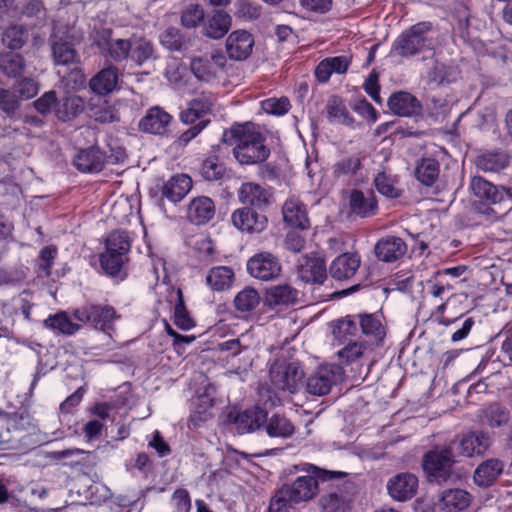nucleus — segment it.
I'll list each match as a JSON object with an SVG mask.
<instances>
[{
  "label": "nucleus",
  "instance_id": "46",
  "mask_svg": "<svg viewBox=\"0 0 512 512\" xmlns=\"http://www.w3.org/2000/svg\"><path fill=\"white\" fill-rule=\"evenodd\" d=\"M261 301L259 292L250 286L244 287L234 298V306L239 312H250L254 310Z\"/></svg>",
  "mask_w": 512,
  "mask_h": 512
},
{
  "label": "nucleus",
  "instance_id": "23",
  "mask_svg": "<svg viewBox=\"0 0 512 512\" xmlns=\"http://www.w3.org/2000/svg\"><path fill=\"white\" fill-rule=\"evenodd\" d=\"M233 225L249 233H259L266 227L267 219L249 207L237 209L231 216Z\"/></svg>",
  "mask_w": 512,
  "mask_h": 512
},
{
  "label": "nucleus",
  "instance_id": "61",
  "mask_svg": "<svg viewBox=\"0 0 512 512\" xmlns=\"http://www.w3.org/2000/svg\"><path fill=\"white\" fill-rule=\"evenodd\" d=\"M353 109L368 121L375 122L377 120V112L366 98H356L353 103Z\"/></svg>",
  "mask_w": 512,
  "mask_h": 512
},
{
  "label": "nucleus",
  "instance_id": "42",
  "mask_svg": "<svg viewBox=\"0 0 512 512\" xmlns=\"http://www.w3.org/2000/svg\"><path fill=\"white\" fill-rule=\"evenodd\" d=\"M83 106V98H58L54 114L61 121H69L83 110Z\"/></svg>",
  "mask_w": 512,
  "mask_h": 512
},
{
  "label": "nucleus",
  "instance_id": "51",
  "mask_svg": "<svg viewBox=\"0 0 512 512\" xmlns=\"http://www.w3.org/2000/svg\"><path fill=\"white\" fill-rule=\"evenodd\" d=\"M0 69L8 77L20 76L24 69L22 56L14 52L0 54Z\"/></svg>",
  "mask_w": 512,
  "mask_h": 512
},
{
  "label": "nucleus",
  "instance_id": "36",
  "mask_svg": "<svg viewBox=\"0 0 512 512\" xmlns=\"http://www.w3.org/2000/svg\"><path fill=\"white\" fill-rule=\"evenodd\" d=\"M234 272L228 266H216L211 268L205 278L206 285L214 292H223L232 286Z\"/></svg>",
  "mask_w": 512,
  "mask_h": 512
},
{
  "label": "nucleus",
  "instance_id": "15",
  "mask_svg": "<svg viewBox=\"0 0 512 512\" xmlns=\"http://www.w3.org/2000/svg\"><path fill=\"white\" fill-rule=\"evenodd\" d=\"M226 58L221 52H213L200 58H194L191 62V70L199 80L210 81L222 70Z\"/></svg>",
  "mask_w": 512,
  "mask_h": 512
},
{
  "label": "nucleus",
  "instance_id": "43",
  "mask_svg": "<svg viewBox=\"0 0 512 512\" xmlns=\"http://www.w3.org/2000/svg\"><path fill=\"white\" fill-rule=\"evenodd\" d=\"M130 44L131 48L128 61L141 65L153 58L154 49L148 40L144 38H132L130 39Z\"/></svg>",
  "mask_w": 512,
  "mask_h": 512
},
{
  "label": "nucleus",
  "instance_id": "45",
  "mask_svg": "<svg viewBox=\"0 0 512 512\" xmlns=\"http://www.w3.org/2000/svg\"><path fill=\"white\" fill-rule=\"evenodd\" d=\"M389 109L398 116L409 117L421 110L418 98H387Z\"/></svg>",
  "mask_w": 512,
  "mask_h": 512
},
{
  "label": "nucleus",
  "instance_id": "9",
  "mask_svg": "<svg viewBox=\"0 0 512 512\" xmlns=\"http://www.w3.org/2000/svg\"><path fill=\"white\" fill-rule=\"evenodd\" d=\"M247 271L253 278L269 281L280 274L281 264L273 254L261 252L248 260Z\"/></svg>",
  "mask_w": 512,
  "mask_h": 512
},
{
  "label": "nucleus",
  "instance_id": "49",
  "mask_svg": "<svg viewBox=\"0 0 512 512\" xmlns=\"http://www.w3.org/2000/svg\"><path fill=\"white\" fill-rule=\"evenodd\" d=\"M266 421L265 430L270 437L287 438L294 432L293 424L284 416L273 415Z\"/></svg>",
  "mask_w": 512,
  "mask_h": 512
},
{
  "label": "nucleus",
  "instance_id": "16",
  "mask_svg": "<svg viewBox=\"0 0 512 512\" xmlns=\"http://www.w3.org/2000/svg\"><path fill=\"white\" fill-rule=\"evenodd\" d=\"M348 204L350 212L361 218L371 217L378 210V202L372 190H351L348 195Z\"/></svg>",
  "mask_w": 512,
  "mask_h": 512
},
{
  "label": "nucleus",
  "instance_id": "33",
  "mask_svg": "<svg viewBox=\"0 0 512 512\" xmlns=\"http://www.w3.org/2000/svg\"><path fill=\"white\" fill-rule=\"evenodd\" d=\"M191 188L192 179L187 174H176L163 185L162 195L172 203H178Z\"/></svg>",
  "mask_w": 512,
  "mask_h": 512
},
{
  "label": "nucleus",
  "instance_id": "4",
  "mask_svg": "<svg viewBox=\"0 0 512 512\" xmlns=\"http://www.w3.org/2000/svg\"><path fill=\"white\" fill-rule=\"evenodd\" d=\"M431 24L427 22L417 23L404 31L394 42L393 51L400 56H412L432 46L429 37Z\"/></svg>",
  "mask_w": 512,
  "mask_h": 512
},
{
  "label": "nucleus",
  "instance_id": "24",
  "mask_svg": "<svg viewBox=\"0 0 512 512\" xmlns=\"http://www.w3.org/2000/svg\"><path fill=\"white\" fill-rule=\"evenodd\" d=\"M216 213L214 201L207 196L193 198L187 208V218L195 225H204L211 221Z\"/></svg>",
  "mask_w": 512,
  "mask_h": 512
},
{
  "label": "nucleus",
  "instance_id": "60",
  "mask_svg": "<svg viewBox=\"0 0 512 512\" xmlns=\"http://www.w3.org/2000/svg\"><path fill=\"white\" fill-rule=\"evenodd\" d=\"M57 255V249L54 246H45L41 249L39 254V267L43 271L45 276H49L54 259Z\"/></svg>",
  "mask_w": 512,
  "mask_h": 512
},
{
  "label": "nucleus",
  "instance_id": "27",
  "mask_svg": "<svg viewBox=\"0 0 512 512\" xmlns=\"http://www.w3.org/2000/svg\"><path fill=\"white\" fill-rule=\"evenodd\" d=\"M406 251V243L396 236L383 237L375 245V255L383 262L397 261L405 255Z\"/></svg>",
  "mask_w": 512,
  "mask_h": 512
},
{
  "label": "nucleus",
  "instance_id": "53",
  "mask_svg": "<svg viewBox=\"0 0 512 512\" xmlns=\"http://www.w3.org/2000/svg\"><path fill=\"white\" fill-rule=\"evenodd\" d=\"M204 19V9L197 3H188L181 11L180 21L185 28H196L203 24Z\"/></svg>",
  "mask_w": 512,
  "mask_h": 512
},
{
  "label": "nucleus",
  "instance_id": "12",
  "mask_svg": "<svg viewBox=\"0 0 512 512\" xmlns=\"http://www.w3.org/2000/svg\"><path fill=\"white\" fill-rule=\"evenodd\" d=\"M453 464L452 452L447 447H437L425 454L423 468L435 478L446 479Z\"/></svg>",
  "mask_w": 512,
  "mask_h": 512
},
{
  "label": "nucleus",
  "instance_id": "10",
  "mask_svg": "<svg viewBox=\"0 0 512 512\" xmlns=\"http://www.w3.org/2000/svg\"><path fill=\"white\" fill-rule=\"evenodd\" d=\"M298 276L306 283L323 284L327 278L325 260L318 253H310L298 260Z\"/></svg>",
  "mask_w": 512,
  "mask_h": 512
},
{
  "label": "nucleus",
  "instance_id": "6",
  "mask_svg": "<svg viewBox=\"0 0 512 512\" xmlns=\"http://www.w3.org/2000/svg\"><path fill=\"white\" fill-rule=\"evenodd\" d=\"M344 375V370L340 365L322 364L308 376L306 391L315 396L326 395L334 385L343 381Z\"/></svg>",
  "mask_w": 512,
  "mask_h": 512
},
{
  "label": "nucleus",
  "instance_id": "48",
  "mask_svg": "<svg viewBox=\"0 0 512 512\" xmlns=\"http://www.w3.org/2000/svg\"><path fill=\"white\" fill-rule=\"evenodd\" d=\"M44 324L47 328L62 334L72 335L79 330L80 325L74 323L67 313L59 312L53 316H49Z\"/></svg>",
  "mask_w": 512,
  "mask_h": 512
},
{
  "label": "nucleus",
  "instance_id": "32",
  "mask_svg": "<svg viewBox=\"0 0 512 512\" xmlns=\"http://www.w3.org/2000/svg\"><path fill=\"white\" fill-rule=\"evenodd\" d=\"M266 420L267 412L255 407L239 413L234 419V425L239 434H245L260 428Z\"/></svg>",
  "mask_w": 512,
  "mask_h": 512
},
{
  "label": "nucleus",
  "instance_id": "17",
  "mask_svg": "<svg viewBox=\"0 0 512 512\" xmlns=\"http://www.w3.org/2000/svg\"><path fill=\"white\" fill-rule=\"evenodd\" d=\"M254 46L253 36L246 30H235L231 32L225 43L228 56L237 61L249 57Z\"/></svg>",
  "mask_w": 512,
  "mask_h": 512
},
{
  "label": "nucleus",
  "instance_id": "7",
  "mask_svg": "<svg viewBox=\"0 0 512 512\" xmlns=\"http://www.w3.org/2000/svg\"><path fill=\"white\" fill-rule=\"evenodd\" d=\"M318 489V481L311 475L297 477L291 484H285L273 498H281L288 507L289 502L299 503L312 499Z\"/></svg>",
  "mask_w": 512,
  "mask_h": 512
},
{
  "label": "nucleus",
  "instance_id": "29",
  "mask_svg": "<svg viewBox=\"0 0 512 512\" xmlns=\"http://www.w3.org/2000/svg\"><path fill=\"white\" fill-rule=\"evenodd\" d=\"M238 197L241 203L262 209L268 205L270 193L260 184L247 182L239 188Z\"/></svg>",
  "mask_w": 512,
  "mask_h": 512
},
{
  "label": "nucleus",
  "instance_id": "11",
  "mask_svg": "<svg viewBox=\"0 0 512 512\" xmlns=\"http://www.w3.org/2000/svg\"><path fill=\"white\" fill-rule=\"evenodd\" d=\"M299 299V291L289 284L273 285L266 289L263 302L271 310L281 311L295 305Z\"/></svg>",
  "mask_w": 512,
  "mask_h": 512
},
{
  "label": "nucleus",
  "instance_id": "5",
  "mask_svg": "<svg viewBox=\"0 0 512 512\" xmlns=\"http://www.w3.org/2000/svg\"><path fill=\"white\" fill-rule=\"evenodd\" d=\"M274 388L296 393L303 386L304 371L298 362L275 361L269 371Z\"/></svg>",
  "mask_w": 512,
  "mask_h": 512
},
{
  "label": "nucleus",
  "instance_id": "22",
  "mask_svg": "<svg viewBox=\"0 0 512 512\" xmlns=\"http://www.w3.org/2000/svg\"><path fill=\"white\" fill-rule=\"evenodd\" d=\"M360 264L361 258L357 253H342L332 261L329 267V272L336 280H347L356 274Z\"/></svg>",
  "mask_w": 512,
  "mask_h": 512
},
{
  "label": "nucleus",
  "instance_id": "59",
  "mask_svg": "<svg viewBox=\"0 0 512 512\" xmlns=\"http://www.w3.org/2000/svg\"><path fill=\"white\" fill-rule=\"evenodd\" d=\"M186 73V67L178 59L172 58L168 61L165 76L171 84L180 86L181 80Z\"/></svg>",
  "mask_w": 512,
  "mask_h": 512
},
{
  "label": "nucleus",
  "instance_id": "41",
  "mask_svg": "<svg viewBox=\"0 0 512 512\" xmlns=\"http://www.w3.org/2000/svg\"><path fill=\"white\" fill-rule=\"evenodd\" d=\"M476 166L484 172H498L508 165V155L505 152H486L476 159Z\"/></svg>",
  "mask_w": 512,
  "mask_h": 512
},
{
  "label": "nucleus",
  "instance_id": "21",
  "mask_svg": "<svg viewBox=\"0 0 512 512\" xmlns=\"http://www.w3.org/2000/svg\"><path fill=\"white\" fill-rule=\"evenodd\" d=\"M283 219L286 224L301 230L310 227L306 206L296 196H290L282 208Z\"/></svg>",
  "mask_w": 512,
  "mask_h": 512
},
{
  "label": "nucleus",
  "instance_id": "8",
  "mask_svg": "<svg viewBox=\"0 0 512 512\" xmlns=\"http://www.w3.org/2000/svg\"><path fill=\"white\" fill-rule=\"evenodd\" d=\"M74 318L81 323H89L96 329H100L110 335L116 313L110 306L90 305L75 310Z\"/></svg>",
  "mask_w": 512,
  "mask_h": 512
},
{
  "label": "nucleus",
  "instance_id": "34",
  "mask_svg": "<svg viewBox=\"0 0 512 512\" xmlns=\"http://www.w3.org/2000/svg\"><path fill=\"white\" fill-rule=\"evenodd\" d=\"M92 92L98 96H106L116 91L118 86V73L115 67L101 70L89 82Z\"/></svg>",
  "mask_w": 512,
  "mask_h": 512
},
{
  "label": "nucleus",
  "instance_id": "20",
  "mask_svg": "<svg viewBox=\"0 0 512 512\" xmlns=\"http://www.w3.org/2000/svg\"><path fill=\"white\" fill-rule=\"evenodd\" d=\"M172 116L162 108L155 106L150 108L146 115L139 122V129L142 132L164 135L168 131Z\"/></svg>",
  "mask_w": 512,
  "mask_h": 512
},
{
  "label": "nucleus",
  "instance_id": "30",
  "mask_svg": "<svg viewBox=\"0 0 512 512\" xmlns=\"http://www.w3.org/2000/svg\"><path fill=\"white\" fill-rule=\"evenodd\" d=\"M118 103L115 98H90L89 115L102 123L113 122L118 119Z\"/></svg>",
  "mask_w": 512,
  "mask_h": 512
},
{
  "label": "nucleus",
  "instance_id": "52",
  "mask_svg": "<svg viewBox=\"0 0 512 512\" xmlns=\"http://www.w3.org/2000/svg\"><path fill=\"white\" fill-rule=\"evenodd\" d=\"M343 347L337 351L338 359L341 363H356L363 356L366 346L363 342L357 340H349Z\"/></svg>",
  "mask_w": 512,
  "mask_h": 512
},
{
  "label": "nucleus",
  "instance_id": "63",
  "mask_svg": "<svg viewBox=\"0 0 512 512\" xmlns=\"http://www.w3.org/2000/svg\"><path fill=\"white\" fill-rule=\"evenodd\" d=\"M235 14L240 18L251 20L260 15V8L248 0H240L237 2Z\"/></svg>",
  "mask_w": 512,
  "mask_h": 512
},
{
  "label": "nucleus",
  "instance_id": "54",
  "mask_svg": "<svg viewBox=\"0 0 512 512\" xmlns=\"http://www.w3.org/2000/svg\"><path fill=\"white\" fill-rule=\"evenodd\" d=\"M225 166L217 156H208L201 164L200 174L206 181H218L225 174Z\"/></svg>",
  "mask_w": 512,
  "mask_h": 512
},
{
  "label": "nucleus",
  "instance_id": "31",
  "mask_svg": "<svg viewBox=\"0 0 512 512\" xmlns=\"http://www.w3.org/2000/svg\"><path fill=\"white\" fill-rule=\"evenodd\" d=\"M350 66L347 56H335L323 59L315 69V77L318 82L326 83L333 74L346 73Z\"/></svg>",
  "mask_w": 512,
  "mask_h": 512
},
{
  "label": "nucleus",
  "instance_id": "2",
  "mask_svg": "<svg viewBox=\"0 0 512 512\" xmlns=\"http://www.w3.org/2000/svg\"><path fill=\"white\" fill-rule=\"evenodd\" d=\"M52 50L57 74L61 76L60 86L68 94L78 91L84 86L85 78L77 66L79 58L75 50L69 43L58 41L53 43Z\"/></svg>",
  "mask_w": 512,
  "mask_h": 512
},
{
  "label": "nucleus",
  "instance_id": "40",
  "mask_svg": "<svg viewBox=\"0 0 512 512\" xmlns=\"http://www.w3.org/2000/svg\"><path fill=\"white\" fill-rule=\"evenodd\" d=\"M374 185L377 191L387 198H398L401 196L399 188V179L396 175H392L385 171L379 172L374 178Z\"/></svg>",
  "mask_w": 512,
  "mask_h": 512
},
{
  "label": "nucleus",
  "instance_id": "35",
  "mask_svg": "<svg viewBox=\"0 0 512 512\" xmlns=\"http://www.w3.org/2000/svg\"><path fill=\"white\" fill-rule=\"evenodd\" d=\"M504 464L501 460L491 458L482 462L474 472V482L481 487H488L501 475Z\"/></svg>",
  "mask_w": 512,
  "mask_h": 512
},
{
  "label": "nucleus",
  "instance_id": "58",
  "mask_svg": "<svg viewBox=\"0 0 512 512\" xmlns=\"http://www.w3.org/2000/svg\"><path fill=\"white\" fill-rule=\"evenodd\" d=\"M261 109L270 115L282 116L290 109L288 98H266L261 102Z\"/></svg>",
  "mask_w": 512,
  "mask_h": 512
},
{
  "label": "nucleus",
  "instance_id": "64",
  "mask_svg": "<svg viewBox=\"0 0 512 512\" xmlns=\"http://www.w3.org/2000/svg\"><path fill=\"white\" fill-rule=\"evenodd\" d=\"M328 116L331 121H335L342 124H351L352 119L348 111L341 105L333 102L328 105Z\"/></svg>",
  "mask_w": 512,
  "mask_h": 512
},
{
  "label": "nucleus",
  "instance_id": "25",
  "mask_svg": "<svg viewBox=\"0 0 512 512\" xmlns=\"http://www.w3.org/2000/svg\"><path fill=\"white\" fill-rule=\"evenodd\" d=\"M333 336L332 345L340 346L349 340H355L359 333L356 315H347L329 323Z\"/></svg>",
  "mask_w": 512,
  "mask_h": 512
},
{
  "label": "nucleus",
  "instance_id": "62",
  "mask_svg": "<svg viewBox=\"0 0 512 512\" xmlns=\"http://www.w3.org/2000/svg\"><path fill=\"white\" fill-rule=\"evenodd\" d=\"M174 512H189L191 508V500L189 493L185 489H177L171 499Z\"/></svg>",
  "mask_w": 512,
  "mask_h": 512
},
{
  "label": "nucleus",
  "instance_id": "3",
  "mask_svg": "<svg viewBox=\"0 0 512 512\" xmlns=\"http://www.w3.org/2000/svg\"><path fill=\"white\" fill-rule=\"evenodd\" d=\"M155 278H156V293L157 294H167L166 300L162 301L161 299H158L157 301V311L159 314H161L164 311L167 310H173V318H174V324L182 329V330H190L195 326V321L190 316L189 312L187 311L183 297L182 292L180 289H175L174 287L170 286L168 283H166L167 275L164 274L162 283H159V273L158 268L156 265L153 266Z\"/></svg>",
  "mask_w": 512,
  "mask_h": 512
},
{
  "label": "nucleus",
  "instance_id": "50",
  "mask_svg": "<svg viewBox=\"0 0 512 512\" xmlns=\"http://www.w3.org/2000/svg\"><path fill=\"white\" fill-rule=\"evenodd\" d=\"M131 242L126 231L116 230L108 235L105 241V250L111 253H121L127 256L130 251Z\"/></svg>",
  "mask_w": 512,
  "mask_h": 512
},
{
  "label": "nucleus",
  "instance_id": "56",
  "mask_svg": "<svg viewBox=\"0 0 512 512\" xmlns=\"http://www.w3.org/2000/svg\"><path fill=\"white\" fill-rule=\"evenodd\" d=\"M192 246L202 261L210 262L214 260L216 250L212 240L208 236L203 234L197 235L193 240Z\"/></svg>",
  "mask_w": 512,
  "mask_h": 512
},
{
  "label": "nucleus",
  "instance_id": "55",
  "mask_svg": "<svg viewBox=\"0 0 512 512\" xmlns=\"http://www.w3.org/2000/svg\"><path fill=\"white\" fill-rule=\"evenodd\" d=\"M28 38V32L22 25H11L3 34L2 41L10 49H19Z\"/></svg>",
  "mask_w": 512,
  "mask_h": 512
},
{
  "label": "nucleus",
  "instance_id": "18",
  "mask_svg": "<svg viewBox=\"0 0 512 512\" xmlns=\"http://www.w3.org/2000/svg\"><path fill=\"white\" fill-rule=\"evenodd\" d=\"M215 394V386L208 382L197 390L191 402L192 421H206L211 417Z\"/></svg>",
  "mask_w": 512,
  "mask_h": 512
},
{
  "label": "nucleus",
  "instance_id": "57",
  "mask_svg": "<svg viewBox=\"0 0 512 512\" xmlns=\"http://www.w3.org/2000/svg\"><path fill=\"white\" fill-rule=\"evenodd\" d=\"M130 39H115L107 43V51L114 61L129 60Z\"/></svg>",
  "mask_w": 512,
  "mask_h": 512
},
{
  "label": "nucleus",
  "instance_id": "1",
  "mask_svg": "<svg viewBox=\"0 0 512 512\" xmlns=\"http://www.w3.org/2000/svg\"><path fill=\"white\" fill-rule=\"evenodd\" d=\"M223 141L233 145V154L243 165H252L265 161L270 150L264 144L263 135L252 123L236 124L223 133Z\"/></svg>",
  "mask_w": 512,
  "mask_h": 512
},
{
  "label": "nucleus",
  "instance_id": "13",
  "mask_svg": "<svg viewBox=\"0 0 512 512\" xmlns=\"http://www.w3.org/2000/svg\"><path fill=\"white\" fill-rule=\"evenodd\" d=\"M358 331L366 338V342L372 345H381L386 336V326L383 323V315L380 313L356 314Z\"/></svg>",
  "mask_w": 512,
  "mask_h": 512
},
{
  "label": "nucleus",
  "instance_id": "39",
  "mask_svg": "<svg viewBox=\"0 0 512 512\" xmlns=\"http://www.w3.org/2000/svg\"><path fill=\"white\" fill-rule=\"evenodd\" d=\"M209 98H193L188 107L181 111L180 119L185 124H192L196 120H207L205 116L210 111L211 103Z\"/></svg>",
  "mask_w": 512,
  "mask_h": 512
},
{
  "label": "nucleus",
  "instance_id": "47",
  "mask_svg": "<svg viewBox=\"0 0 512 512\" xmlns=\"http://www.w3.org/2000/svg\"><path fill=\"white\" fill-rule=\"evenodd\" d=\"M127 260L128 256H123L121 253H111L107 250H104V252L99 255L101 268L111 277H117L120 274Z\"/></svg>",
  "mask_w": 512,
  "mask_h": 512
},
{
  "label": "nucleus",
  "instance_id": "26",
  "mask_svg": "<svg viewBox=\"0 0 512 512\" xmlns=\"http://www.w3.org/2000/svg\"><path fill=\"white\" fill-rule=\"evenodd\" d=\"M105 163L104 153L95 146L80 150L74 157L73 164L83 173L100 172Z\"/></svg>",
  "mask_w": 512,
  "mask_h": 512
},
{
  "label": "nucleus",
  "instance_id": "37",
  "mask_svg": "<svg viewBox=\"0 0 512 512\" xmlns=\"http://www.w3.org/2000/svg\"><path fill=\"white\" fill-rule=\"evenodd\" d=\"M471 502L468 492L462 489H450L443 492L440 499V508L444 512H460L466 509Z\"/></svg>",
  "mask_w": 512,
  "mask_h": 512
},
{
  "label": "nucleus",
  "instance_id": "14",
  "mask_svg": "<svg viewBox=\"0 0 512 512\" xmlns=\"http://www.w3.org/2000/svg\"><path fill=\"white\" fill-rule=\"evenodd\" d=\"M470 190L479 201L486 205L497 204L511 197L509 190L497 187L480 176L471 178Z\"/></svg>",
  "mask_w": 512,
  "mask_h": 512
},
{
  "label": "nucleus",
  "instance_id": "44",
  "mask_svg": "<svg viewBox=\"0 0 512 512\" xmlns=\"http://www.w3.org/2000/svg\"><path fill=\"white\" fill-rule=\"evenodd\" d=\"M439 175V163L433 158H423L415 168V176L423 185L431 186Z\"/></svg>",
  "mask_w": 512,
  "mask_h": 512
},
{
  "label": "nucleus",
  "instance_id": "38",
  "mask_svg": "<svg viewBox=\"0 0 512 512\" xmlns=\"http://www.w3.org/2000/svg\"><path fill=\"white\" fill-rule=\"evenodd\" d=\"M489 445L490 440L486 433L471 432L461 438L460 452L464 456L471 457L474 454L484 453Z\"/></svg>",
  "mask_w": 512,
  "mask_h": 512
},
{
  "label": "nucleus",
  "instance_id": "28",
  "mask_svg": "<svg viewBox=\"0 0 512 512\" xmlns=\"http://www.w3.org/2000/svg\"><path fill=\"white\" fill-rule=\"evenodd\" d=\"M232 25L231 16L223 10H215L203 21L202 33L212 39L222 38Z\"/></svg>",
  "mask_w": 512,
  "mask_h": 512
},
{
  "label": "nucleus",
  "instance_id": "19",
  "mask_svg": "<svg viewBox=\"0 0 512 512\" xmlns=\"http://www.w3.org/2000/svg\"><path fill=\"white\" fill-rule=\"evenodd\" d=\"M417 488L418 479L412 473H399L387 483L389 495L400 502L411 499L416 494Z\"/></svg>",
  "mask_w": 512,
  "mask_h": 512
}]
</instances>
